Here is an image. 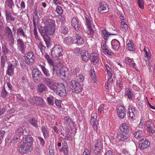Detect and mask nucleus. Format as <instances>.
Listing matches in <instances>:
<instances>
[{
	"label": "nucleus",
	"instance_id": "17",
	"mask_svg": "<svg viewBox=\"0 0 155 155\" xmlns=\"http://www.w3.org/2000/svg\"><path fill=\"white\" fill-rule=\"evenodd\" d=\"M130 137L129 134L123 133L122 132L119 133L117 134V137L120 140L124 141Z\"/></svg>",
	"mask_w": 155,
	"mask_h": 155
},
{
	"label": "nucleus",
	"instance_id": "60",
	"mask_svg": "<svg viewBox=\"0 0 155 155\" xmlns=\"http://www.w3.org/2000/svg\"><path fill=\"white\" fill-rule=\"evenodd\" d=\"M137 2L139 7L142 9H143L144 8L143 0H137Z\"/></svg>",
	"mask_w": 155,
	"mask_h": 155
},
{
	"label": "nucleus",
	"instance_id": "12",
	"mask_svg": "<svg viewBox=\"0 0 155 155\" xmlns=\"http://www.w3.org/2000/svg\"><path fill=\"white\" fill-rule=\"evenodd\" d=\"M97 115L96 113H93L91 114V118L90 120L91 124L95 130H97V124L98 122L97 120Z\"/></svg>",
	"mask_w": 155,
	"mask_h": 155
},
{
	"label": "nucleus",
	"instance_id": "46",
	"mask_svg": "<svg viewBox=\"0 0 155 155\" xmlns=\"http://www.w3.org/2000/svg\"><path fill=\"white\" fill-rule=\"evenodd\" d=\"M19 136L15 135L11 141V143L13 144L15 143L18 142L20 140Z\"/></svg>",
	"mask_w": 155,
	"mask_h": 155
},
{
	"label": "nucleus",
	"instance_id": "61",
	"mask_svg": "<svg viewBox=\"0 0 155 155\" xmlns=\"http://www.w3.org/2000/svg\"><path fill=\"white\" fill-rule=\"evenodd\" d=\"M108 76L107 78H108V81L110 82H112L113 81V79H112V71L107 72Z\"/></svg>",
	"mask_w": 155,
	"mask_h": 155
},
{
	"label": "nucleus",
	"instance_id": "15",
	"mask_svg": "<svg viewBox=\"0 0 155 155\" xmlns=\"http://www.w3.org/2000/svg\"><path fill=\"white\" fill-rule=\"evenodd\" d=\"M112 48L114 50L117 51L121 47L120 41L116 39H113L111 41Z\"/></svg>",
	"mask_w": 155,
	"mask_h": 155
},
{
	"label": "nucleus",
	"instance_id": "19",
	"mask_svg": "<svg viewBox=\"0 0 155 155\" xmlns=\"http://www.w3.org/2000/svg\"><path fill=\"white\" fill-rule=\"evenodd\" d=\"M6 18L7 22H11L15 20V18L12 15L10 12L8 10L5 11Z\"/></svg>",
	"mask_w": 155,
	"mask_h": 155
},
{
	"label": "nucleus",
	"instance_id": "8",
	"mask_svg": "<svg viewBox=\"0 0 155 155\" xmlns=\"http://www.w3.org/2000/svg\"><path fill=\"white\" fill-rule=\"evenodd\" d=\"M98 12L101 13L103 12H106L109 10V7L107 3L102 1L100 2L98 6Z\"/></svg>",
	"mask_w": 155,
	"mask_h": 155
},
{
	"label": "nucleus",
	"instance_id": "59",
	"mask_svg": "<svg viewBox=\"0 0 155 155\" xmlns=\"http://www.w3.org/2000/svg\"><path fill=\"white\" fill-rule=\"evenodd\" d=\"M7 2V6L10 8L12 9V7L14 6L12 0H6Z\"/></svg>",
	"mask_w": 155,
	"mask_h": 155
},
{
	"label": "nucleus",
	"instance_id": "22",
	"mask_svg": "<svg viewBox=\"0 0 155 155\" xmlns=\"http://www.w3.org/2000/svg\"><path fill=\"white\" fill-rule=\"evenodd\" d=\"M81 55L83 60L87 62L88 60V59L91 56V54L88 53V52L85 50H83L81 53Z\"/></svg>",
	"mask_w": 155,
	"mask_h": 155
},
{
	"label": "nucleus",
	"instance_id": "5",
	"mask_svg": "<svg viewBox=\"0 0 155 155\" xmlns=\"http://www.w3.org/2000/svg\"><path fill=\"white\" fill-rule=\"evenodd\" d=\"M35 56L33 52H28L25 57V62L28 64L32 65L35 62Z\"/></svg>",
	"mask_w": 155,
	"mask_h": 155
},
{
	"label": "nucleus",
	"instance_id": "44",
	"mask_svg": "<svg viewBox=\"0 0 155 155\" xmlns=\"http://www.w3.org/2000/svg\"><path fill=\"white\" fill-rule=\"evenodd\" d=\"M60 77L62 78L66 76L65 70L64 68L59 69L58 72V75Z\"/></svg>",
	"mask_w": 155,
	"mask_h": 155
},
{
	"label": "nucleus",
	"instance_id": "3",
	"mask_svg": "<svg viewBox=\"0 0 155 155\" xmlns=\"http://www.w3.org/2000/svg\"><path fill=\"white\" fill-rule=\"evenodd\" d=\"M29 101L31 104L35 105H38L41 107L45 106V101L43 99L40 97L35 96L33 98H29Z\"/></svg>",
	"mask_w": 155,
	"mask_h": 155
},
{
	"label": "nucleus",
	"instance_id": "43",
	"mask_svg": "<svg viewBox=\"0 0 155 155\" xmlns=\"http://www.w3.org/2000/svg\"><path fill=\"white\" fill-rule=\"evenodd\" d=\"M64 123L66 124V125H68L70 127L73 124L72 120L67 117H64Z\"/></svg>",
	"mask_w": 155,
	"mask_h": 155
},
{
	"label": "nucleus",
	"instance_id": "21",
	"mask_svg": "<svg viewBox=\"0 0 155 155\" xmlns=\"http://www.w3.org/2000/svg\"><path fill=\"white\" fill-rule=\"evenodd\" d=\"M73 41L74 43L78 45H81L84 43V41L82 37L78 35H77L75 36V38L74 39Z\"/></svg>",
	"mask_w": 155,
	"mask_h": 155
},
{
	"label": "nucleus",
	"instance_id": "50",
	"mask_svg": "<svg viewBox=\"0 0 155 155\" xmlns=\"http://www.w3.org/2000/svg\"><path fill=\"white\" fill-rule=\"evenodd\" d=\"M23 129L21 127L17 128L15 131V135L19 136V137H20L23 133Z\"/></svg>",
	"mask_w": 155,
	"mask_h": 155
},
{
	"label": "nucleus",
	"instance_id": "36",
	"mask_svg": "<svg viewBox=\"0 0 155 155\" xmlns=\"http://www.w3.org/2000/svg\"><path fill=\"white\" fill-rule=\"evenodd\" d=\"M134 137L137 139H139L143 136V132L141 130H139L134 134Z\"/></svg>",
	"mask_w": 155,
	"mask_h": 155
},
{
	"label": "nucleus",
	"instance_id": "54",
	"mask_svg": "<svg viewBox=\"0 0 155 155\" xmlns=\"http://www.w3.org/2000/svg\"><path fill=\"white\" fill-rule=\"evenodd\" d=\"M48 35H44V36H42L45 41L47 44H49L50 42V38Z\"/></svg>",
	"mask_w": 155,
	"mask_h": 155
},
{
	"label": "nucleus",
	"instance_id": "57",
	"mask_svg": "<svg viewBox=\"0 0 155 155\" xmlns=\"http://www.w3.org/2000/svg\"><path fill=\"white\" fill-rule=\"evenodd\" d=\"M84 17L85 18V22L87 26H88L91 25V20L89 17L87 15L86 16H85Z\"/></svg>",
	"mask_w": 155,
	"mask_h": 155
},
{
	"label": "nucleus",
	"instance_id": "63",
	"mask_svg": "<svg viewBox=\"0 0 155 155\" xmlns=\"http://www.w3.org/2000/svg\"><path fill=\"white\" fill-rule=\"evenodd\" d=\"M105 54H108L109 55H112L113 54V52L107 48L103 51Z\"/></svg>",
	"mask_w": 155,
	"mask_h": 155
},
{
	"label": "nucleus",
	"instance_id": "42",
	"mask_svg": "<svg viewBox=\"0 0 155 155\" xmlns=\"http://www.w3.org/2000/svg\"><path fill=\"white\" fill-rule=\"evenodd\" d=\"M2 52L3 54L6 55L8 54L10 52V50L5 45L2 46Z\"/></svg>",
	"mask_w": 155,
	"mask_h": 155
},
{
	"label": "nucleus",
	"instance_id": "30",
	"mask_svg": "<svg viewBox=\"0 0 155 155\" xmlns=\"http://www.w3.org/2000/svg\"><path fill=\"white\" fill-rule=\"evenodd\" d=\"M17 35L18 36H22L23 38L27 37L23 29L21 27H19L17 30Z\"/></svg>",
	"mask_w": 155,
	"mask_h": 155
},
{
	"label": "nucleus",
	"instance_id": "23",
	"mask_svg": "<svg viewBox=\"0 0 155 155\" xmlns=\"http://www.w3.org/2000/svg\"><path fill=\"white\" fill-rule=\"evenodd\" d=\"M147 130L149 131L150 133H153L154 132V125L153 123L148 121L146 124Z\"/></svg>",
	"mask_w": 155,
	"mask_h": 155
},
{
	"label": "nucleus",
	"instance_id": "6",
	"mask_svg": "<svg viewBox=\"0 0 155 155\" xmlns=\"http://www.w3.org/2000/svg\"><path fill=\"white\" fill-rule=\"evenodd\" d=\"M102 148V141L100 139H98L94 146V149L95 155H100Z\"/></svg>",
	"mask_w": 155,
	"mask_h": 155
},
{
	"label": "nucleus",
	"instance_id": "38",
	"mask_svg": "<svg viewBox=\"0 0 155 155\" xmlns=\"http://www.w3.org/2000/svg\"><path fill=\"white\" fill-rule=\"evenodd\" d=\"M44 23L46 25H55V22L54 20L50 19L49 18H46L43 20Z\"/></svg>",
	"mask_w": 155,
	"mask_h": 155
},
{
	"label": "nucleus",
	"instance_id": "1",
	"mask_svg": "<svg viewBox=\"0 0 155 155\" xmlns=\"http://www.w3.org/2000/svg\"><path fill=\"white\" fill-rule=\"evenodd\" d=\"M39 31L42 36L51 35L54 33L55 30V25H46L45 26L40 27Z\"/></svg>",
	"mask_w": 155,
	"mask_h": 155
},
{
	"label": "nucleus",
	"instance_id": "31",
	"mask_svg": "<svg viewBox=\"0 0 155 155\" xmlns=\"http://www.w3.org/2000/svg\"><path fill=\"white\" fill-rule=\"evenodd\" d=\"M56 93L60 96L64 97L66 95V91L64 88H60L56 92Z\"/></svg>",
	"mask_w": 155,
	"mask_h": 155
},
{
	"label": "nucleus",
	"instance_id": "48",
	"mask_svg": "<svg viewBox=\"0 0 155 155\" xmlns=\"http://www.w3.org/2000/svg\"><path fill=\"white\" fill-rule=\"evenodd\" d=\"M44 81L45 83L47 85L48 87H49L51 84H52V82L51 79L50 78H44Z\"/></svg>",
	"mask_w": 155,
	"mask_h": 155
},
{
	"label": "nucleus",
	"instance_id": "25",
	"mask_svg": "<svg viewBox=\"0 0 155 155\" xmlns=\"http://www.w3.org/2000/svg\"><path fill=\"white\" fill-rule=\"evenodd\" d=\"M129 117L131 119H133L136 117L137 114V110L135 108H129L128 109Z\"/></svg>",
	"mask_w": 155,
	"mask_h": 155
},
{
	"label": "nucleus",
	"instance_id": "20",
	"mask_svg": "<svg viewBox=\"0 0 155 155\" xmlns=\"http://www.w3.org/2000/svg\"><path fill=\"white\" fill-rule=\"evenodd\" d=\"M90 58L91 62L94 64H97L99 61L98 55L97 53H92Z\"/></svg>",
	"mask_w": 155,
	"mask_h": 155
},
{
	"label": "nucleus",
	"instance_id": "37",
	"mask_svg": "<svg viewBox=\"0 0 155 155\" xmlns=\"http://www.w3.org/2000/svg\"><path fill=\"white\" fill-rule=\"evenodd\" d=\"M41 131L45 139H48L49 137V134L47 129L45 127H43L41 128Z\"/></svg>",
	"mask_w": 155,
	"mask_h": 155
},
{
	"label": "nucleus",
	"instance_id": "26",
	"mask_svg": "<svg viewBox=\"0 0 155 155\" xmlns=\"http://www.w3.org/2000/svg\"><path fill=\"white\" fill-rule=\"evenodd\" d=\"M71 25L76 31L78 29V21L75 18H73L71 20Z\"/></svg>",
	"mask_w": 155,
	"mask_h": 155
},
{
	"label": "nucleus",
	"instance_id": "27",
	"mask_svg": "<svg viewBox=\"0 0 155 155\" xmlns=\"http://www.w3.org/2000/svg\"><path fill=\"white\" fill-rule=\"evenodd\" d=\"M49 87L50 89L53 90L54 92H56L60 89V85L58 83H53Z\"/></svg>",
	"mask_w": 155,
	"mask_h": 155
},
{
	"label": "nucleus",
	"instance_id": "18",
	"mask_svg": "<svg viewBox=\"0 0 155 155\" xmlns=\"http://www.w3.org/2000/svg\"><path fill=\"white\" fill-rule=\"evenodd\" d=\"M120 128L121 132L129 134V127L126 123H123L120 126Z\"/></svg>",
	"mask_w": 155,
	"mask_h": 155
},
{
	"label": "nucleus",
	"instance_id": "56",
	"mask_svg": "<svg viewBox=\"0 0 155 155\" xmlns=\"http://www.w3.org/2000/svg\"><path fill=\"white\" fill-rule=\"evenodd\" d=\"M61 33L64 34H66L68 33V28L65 26H63L61 28Z\"/></svg>",
	"mask_w": 155,
	"mask_h": 155
},
{
	"label": "nucleus",
	"instance_id": "41",
	"mask_svg": "<svg viewBox=\"0 0 155 155\" xmlns=\"http://www.w3.org/2000/svg\"><path fill=\"white\" fill-rule=\"evenodd\" d=\"M30 124L35 127H38L37 120L35 118H32L29 120Z\"/></svg>",
	"mask_w": 155,
	"mask_h": 155
},
{
	"label": "nucleus",
	"instance_id": "40",
	"mask_svg": "<svg viewBox=\"0 0 155 155\" xmlns=\"http://www.w3.org/2000/svg\"><path fill=\"white\" fill-rule=\"evenodd\" d=\"M7 56L5 54H3L1 57V66L2 67L5 66V64L7 61Z\"/></svg>",
	"mask_w": 155,
	"mask_h": 155
},
{
	"label": "nucleus",
	"instance_id": "47",
	"mask_svg": "<svg viewBox=\"0 0 155 155\" xmlns=\"http://www.w3.org/2000/svg\"><path fill=\"white\" fill-rule=\"evenodd\" d=\"M45 57L48 61V63L50 65H51L52 66L54 65V61L52 60L51 59V57L48 54H46L45 55Z\"/></svg>",
	"mask_w": 155,
	"mask_h": 155
},
{
	"label": "nucleus",
	"instance_id": "62",
	"mask_svg": "<svg viewBox=\"0 0 155 155\" xmlns=\"http://www.w3.org/2000/svg\"><path fill=\"white\" fill-rule=\"evenodd\" d=\"M88 27V30L87 31V33L89 35H92L94 32V31L92 28L91 25L87 26Z\"/></svg>",
	"mask_w": 155,
	"mask_h": 155
},
{
	"label": "nucleus",
	"instance_id": "53",
	"mask_svg": "<svg viewBox=\"0 0 155 155\" xmlns=\"http://www.w3.org/2000/svg\"><path fill=\"white\" fill-rule=\"evenodd\" d=\"M127 48L129 50L133 51L135 50V48L134 47V44L133 42L129 43L127 45Z\"/></svg>",
	"mask_w": 155,
	"mask_h": 155
},
{
	"label": "nucleus",
	"instance_id": "13",
	"mask_svg": "<svg viewBox=\"0 0 155 155\" xmlns=\"http://www.w3.org/2000/svg\"><path fill=\"white\" fill-rule=\"evenodd\" d=\"M139 143L140 148L143 150L149 147L150 144L149 141L146 139L141 140L139 141Z\"/></svg>",
	"mask_w": 155,
	"mask_h": 155
},
{
	"label": "nucleus",
	"instance_id": "16",
	"mask_svg": "<svg viewBox=\"0 0 155 155\" xmlns=\"http://www.w3.org/2000/svg\"><path fill=\"white\" fill-rule=\"evenodd\" d=\"M14 64L13 63H9L8 64V68L6 71L7 74L10 76H12L14 73Z\"/></svg>",
	"mask_w": 155,
	"mask_h": 155
},
{
	"label": "nucleus",
	"instance_id": "51",
	"mask_svg": "<svg viewBox=\"0 0 155 155\" xmlns=\"http://www.w3.org/2000/svg\"><path fill=\"white\" fill-rule=\"evenodd\" d=\"M95 73V72L94 70H91L90 71V75L94 81L96 83L97 81L96 79V76Z\"/></svg>",
	"mask_w": 155,
	"mask_h": 155
},
{
	"label": "nucleus",
	"instance_id": "4",
	"mask_svg": "<svg viewBox=\"0 0 155 155\" xmlns=\"http://www.w3.org/2000/svg\"><path fill=\"white\" fill-rule=\"evenodd\" d=\"M32 149V146L25 143L24 142L21 141L18 150L20 153L24 154L30 152Z\"/></svg>",
	"mask_w": 155,
	"mask_h": 155
},
{
	"label": "nucleus",
	"instance_id": "58",
	"mask_svg": "<svg viewBox=\"0 0 155 155\" xmlns=\"http://www.w3.org/2000/svg\"><path fill=\"white\" fill-rule=\"evenodd\" d=\"M38 48L40 49V51L41 52L42 54H43V52L45 51L46 49L45 47L41 43H39L38 45Z\"/></svg>",
	"mask_w": 155,
	"mask_h": 155
},
{
	"label": "nucleus",
	"instance_id": "24",
	"mask_svg": "<svg viewBox=\"0 0 155 155\" xmlns=\"http://www.w3.org/2000/svg\"><path fill=\"white\" fill-rule=\"evenodd\" d=\"M47 91V88L43 83H40L38 86L37 91L40 93H43Z\"/></svg>",
	"mask_w": 155,
	"mask_h": 155
},
{
	"label": "nucleus",
	"instance_id": "14",
	"mask_svg": "<svg viewBox=\"0 0 155 155\" xmlns=\"http://www.w3.org/2000/svg\"><path fill=\"white\" fill-rule=\"evenodd\" d=\"M23 139L22 140V142H24V143L32 146L33 144V139L31 135H24L23 136Z\"/></svg>",
	"mask_w": 155,
	"mask_h": 155
},
{
	"label": "nucleus",
	"instance_id": "11",
	"mask_svg": "<svg viewBox=\"0 0 155 155\" xmlns=\"http://www.w3.org/2000/svg\"><path fill=\"white\" fill-rule=\"evenodd\" d=\"M118 116L121 119H123L126 115V110L125 107L122 105L118 106L117 109Z\"/></svg>",
	"mask_w": 155,
	"mask_h": 155
},
{
	"label": "nucleus",
	"instance_id": "9",
	"mask_svg": "<svg viewBox=\"0 0 155 155\" xmlns=\"http://www.w3.org/2000/svg\"><path fill=\"white\" fill-rule=\"evenodd\" d=\"M5 32L8 39L12 44L14 42V37L10 28L7 26L5 27Z\"/></svg>",
	"mask_w": 155,
	"mask_h": 155
},
{
	"label": "nucleus",
	"instance_id": "28",
	"mask_svg": "<svg viewBox=\"0 0 155 155\" xmlns=\"http://www.w3.org/2000/svg\"><path fill=\"white\" fill-rule=\"evenodd\" d=\"M22 82L20 83L21 86L23 87H27L29 86V81L25 77H22Z\"/></svg>",
	"mask_w": 155,
	"mask_h": 155
},
{
	"label": "nucleus",
	"instance_id": "2",
	"mask_svg": "<svg viewBox=\"0 0 155 155\" xmlns=\"http://www.w3.org/2000/svg\"><path fill=\"white\" fill-rule=\"evenodd\" d=\"M52 57L58 59L64 54L62 47L59 45H54L51 49V52Z\"/></svg>",
	"mask_w": 155,
	"mask_h": 155
},
{
	"label": "nucleus",
	"instance_id": "29",
	"mask_svg": "<svg viewBox=\"0 0 155 155\" xmlns=\"http://www.w3.org/2000/svg\"><path fill=\"white\" fill-rule=\"evenodd\" d=\"M39 66L40 67L41 69V70L45 74L47 77H49L50 76V74L49 72V71L45 67L41 64H40Z\"/></svg>",
	"mask_w": 155,
	"mask_h": 155
},
{
	"label": "nucleus",
	"instance_id": "49",
	"mask_svg": "<svg viewBox=\"0 0 155 155\" xmlns=\"http://www.w3.org/2000/svg\"><path fill=\"white\" fill-rule=\"evenodd\" d=\"M59 68L55 66L54 65L52 66L51 71L52 75H53L54 73H56V74L58 75V72H59Z\"/></svg>",
	"mask_w": 155,
	"mask_h": 155
},
{
	"label": "nucleus",
	"instance_id": "39",
	"mask_svg": "<svg viewBox=\"0 0 155 155\" xmlns=\"http://www.w3.org/2000/svg\"><path fill=\"white\" fill-rule=\"evenodd\" d=\"M73 90V92L77 93L81 92L82 91V87L81 85L79 83H77V86L75 87V88Z\"/></svg>",
	"mask_w": 155,
	"mask_h": 155
},
{
	"label": "nucleus",
	"instance_id": "7",
	"mask_svg": "<svg viewBox=\"0 0 155 155\" xmlns=\"http://www.w3.org/2000/svg\"><path fill=\"white\" fill-rule=\"evenodd\" d=\"M17 42L18 50L22 54H25L26 47L22 40L19 38Z\"/></svg>",
	"mask_w": 155,
	"mask_h": 155
},
{
	"label": "nucleus",
	"instance_id": "35",
	"mask_svg": "<svg viewBox=\"0 0 155 155\" xmlns=\"http://www.w3.org/2000/svg\"><path fill=\"white\" fill-rule=\"evenodd\" d=\"M120 23L122 30L124 31H127L128 30V26L126 23V21H124V20L122 19Z\"/></svg>",
	"mask_w": 155,
	"mask_h": 155
},
{
	"label": "nucleus",
	"instance_id": "55",
	"mask_svg": "<svg viewBox=\"0 0 155 155\" xmlns=\"http://www.w3.org/2000/svg\"><path fill=\"white\" fill-rule=\"evenodd\" d=\"M63 9L61 7L57 5L56 9V12L59 15L62 14Z\"/></svg>",
	"mask_w": 155,
	"mask_h": 155
},
{
	"label": "nucleus",
	"instance_id": "45",
	"mask_svg": "<svg viewBox=\"0 0 155 155\" xmlns=\"http://www.w3.org/2000/svg\"><path fill=\"white\" fill-rule=\"evenodd\" d=\"M73 38L70 36L65 37L64 40V43L66 45H68L72 41Z\"/></svg>",
	"mask_w": 155,
	"mask_h": 155
},
{
	"label": "nucleus",
	"instance_id": "64",
	"mask_svg": "<svg viewBox=\"0 0 155 155\" xmlns=\"http://www.w3.org/2000/svg\"><path fill=\"white\" fill-rule=\"evenodd\" d=\"M49 153L50 155H54V147H53L50 146L49 148Z\"/></svg>",
	"mask_w": 155,
	"mask_h": 155
},
{
	"label": "nucleus",
	"instance_id": "52",
	"mask_svg": "<svg viewBox=\"0 0 155 155\" xmlns=\"http://www.w3.org/2000/svg\"><path fill=\"white\" fill-rule=\"evenodd\" d=\"M79 83L76 81L72 80L70 82V87L73 90L77 85V83Z\"/></svg>",
	"mask_w": 155,
	"mask_h": 155
},
{
	"label": "nucleus",
	"instance_id": "10",
	"mask_svg": "<svg viewBox=\"0 0 155 155\" xmlns=\"http://www.w3.org/2000/svg\"><path fill=\"white\" fill-rule=\"evenodd\" d=\"M32 74L33 79L35 82H37L38 80H40L43 76L41 72L37 69H34Z\"/></svg>",
	"mask_w": 155,
	"mask_h": 155
},
{
	"label": "nucleus",
	"instance_id": "34",
	"mask_svg": "<svg viewBox=\"0 0 155 155\" xmlns=\"http://www.w3.org/2000/svg\"><path fill=\"white\" fill-rule=\"evenodd\" d=\"M125 96L127 97L129 99H132L133 97V94L131 90L129 88H127L125 91Z\"/></svg>",
	"mask_w": 155,
	"mask_h": 155
},
{
	"label": "nucleus",
	"instance_id": "33",
	"mask_svg": "<svg viewBox=\"0 0 155 155\" xmlns=\"http://www.w3.org/2000/svg\"><path fill=\"white\" fill-rule=\"evenodd\" d=\"M125 63L127 64H128L134 68L136 64L133 62V60L129 58H127L125 59Z\"/></svg>",
	"mask_w": 155,
	"mask_h": 155
},
{
	"label": "nucleus",
	"instance_id": "32",
	"mask_svg": "<svg viewBox=\"0 0 155 155\" xmlns=\"http://www.w3.org/2000/svg\"><path fill=\"white\" fill-rule=\"evenodd\" d=\"M102 35L104 39L107 41V40L109 36L111 35H114V34L110 33L107 32L106 29L103 30L102 31Z\"/></svg>",
	"mask_w": 155,
	"mask_h": 155
}]
</instances>
